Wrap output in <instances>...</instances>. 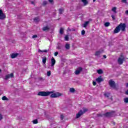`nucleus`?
I'll use <instances>...</instances> for the list:
<instances>
[{"label":"nucleus","instance_id":"23","mask_svg":"<svg viewBox=\"0 0 128 128\" xmlns=\"http://www.w3.org/2000/svg\"><path fill=\"white\" fill-rule=\"evenodd\" d=\"M10 78V75L7 74L5 76V78H4V80H8Z\"/></svg>","mask_w":128,"mask_h":128},{"label":"nucleus","instance_id":"19","mask_svg":"<svg viewBox=\"0 0 128 128\" xmlns=\"http://www.w3.org/2000/svg\"><path fill=\"white\" fill-rule=\"evenodd\" d=\"M97 72L99 74H104V72L102 71V69L98 70Z\"/></svg>","mask_w":128,"mask_h":128},{"label":"nucleus","instance_id":"49","mask_svg":"<svg viewBox=\"0 0 128 128\" xmlns=\"http://www.w3.org/2000/svg\"><path fill=\"white\" fill-rule=\"evenodd\" d=\"M38 52H42V50H40V49L38 50Z\"/></svg>","mask_w":128,"mask_h":128},{"label":"nucleus","instance_id":"38","mask_svg":"<svg viewBox=\"0 0 128 128\" xmlns=\"http://www.w3.org/2000/svg\"><path fill=\"white\" fill-rule=\"evenodd\" d=\"M8 76H9V78H14V74L13 73L9 74Z\"/></svg>","mask_w":128,"mask_h":128},{"label":"nucleus","instance_id":"9","mask_svg":"<svg viewBox=\"0 0 128 128\" xmlns=\"http://www.w3.org/2000/svg\"><path fill=\"white\" fill-rule=\"evenodd\" d=\"M120 26H118L114 30V34H118V32H120Z\"/></svg>","mask_w":128,"mask_h":128},{"label":"nucleus","instance_id":"25","mask_svg":"<svg viewBox=\"0 0 128 128\" xmlns=\"http://www.w3.org/2000/svg\"><path fill=\"white\" fill-rule=\"evenodd\" d=\"M70 92H76V90H74V88H70Z\"/></svg>","mask_w":128,"mask_h":128},{"label":"nucleus","instance_id":"56","mask_svg":"<svg viewBox=\"0 0 128 128\" xmlns=\"http://www.w3.org/2000/svg\"><path fill=\"white\" fill-rule=\"evenodd\" d=\"M103 57L104 58H106V56L104 55Z\"/></svg>","mask_w":128,"mask_h":128},{"label":"nucleus","instance_id":"59","mask_svg":"<svg viewBox=\"0 0 128 128\" xmlns=\"http://www.w3.org/2000/svg\"><path fill=\"white\" fill-rule=\"evenodd\" d=\"M96 0H93V2H96Z\"/></svg>","mask_w":128,"mask_h":128},{"label":"nucleus","instance_id":"50","mask_svg":"<svg viewBox=\"0 0 128 128\" xmlns=\"http://www.w3.org/2000/svg\"><path fill=\"white\" fill-rule=\"evenodd\" d=\"M42 52H48V50H42Z\"/></svg>","mask_w":128,"mask_h":128},{"label":"nucleus","instance_id":"13","mask_svg":"<svg viewBox=\"0 0 128 128\" xmlns=\"http://www.w3.org/2000/svg\"><path fill=\"white\" fill-rule=\"evenodd\" d=\"M56 64V60L54 58H52L51 59V66H54Z\"/></svg>","mask_w":128,"mask_h":128},{"label":"nucleus","instance_id":"27","mask_svg":"<svg viewBox=\"0 0 128 128\" xmlns=\"http://www.w3.org/2000/svg\"><path fill=\"white\" fill-rule=\"evenodd\" d=\"M60 34H64V28H60Z\"/></svg>","mask_w":128,"mask_h":128},{"label":"nucleus","instance_id":"2","mask_svg":"<svg viewBox=\"0 0 128 128\" xmlns=\"http://www.w3.org/2000/svg\"><path fill=\"white\" fill-rule=\"evenodd\" d=\"M104 116L106 118H110L112 116H114V112L112 111L111 112H107L106 114H103Z\"/></svg>","mask_w":128,"mask_h":128},{"label":"nucleus","instance_id":"15","mask_svg":"<svg viewBox=\"0 0 128 128\" xmlns=\"http://www.w3.org/2000/svg\"><path fill=\"white\" fill-rule=\"evenodd\" d=\"M56 48L58 50H62L64 46L60 44H58Z\"/></svg>","mask_w":128,"mask_h":128},{"label":"nucleus","instance_id":"20","mask_svg":"<svg viewBox=\"0 0 128 128\" xmlns=\"http://www.w3.org/2000/svg\"><path fill=\"white\" fill-rule=\"evenodd\" d=\"M112 12H113L114 14H116L118 12H116V7H114L112 10Z\"/></svg>","mask_w":128,"mask_h":128},{"label":"nucleus","instance_id":"47","mask_svg":"<svg viewBox=\"0 0 128 128\" xmlns=\"http://www.w3.org/2000/svg\"><path fill=\"white\" fill-rule=\"evenodd\" d=\"M2 116L0 114V120H2Z\"/></svg>","mask_w":128,"mask_h":128},{"label":"nucleus","instance_id":"8","mask_svg":"<svg viewBox=\"0 0 128 128\" xmlns=\"http://www.w3.org/2000/svg\"><path fill=\"white\" fill-rule=\"evenodd\" d=\"M84 114V112H82V110H80V112L76 114V118H80L81 116Z\"/></svg>","mask_w":128,"mask_h":128},{"label":"nucleus","instance_id":"31","mask_svg":"<svg viewBox=\"0 0 128 128\" xmlns=\"http://www.w3.org/2000/svg\"><path fill=\"white\" fill-rule=\"evenodd\" d=\"M50 74H52V72L50 70L47 72L48 76H50Z\"/></svg>","mask_w":128,"mask_h":128},{"label":"nucleus","instance_id":"33","mask_svg":"<svg viewBox=\"0 0 128 128\" xmlns=\"http://www.w3.org/2000/svg\"><path fill=\"white\" fill-rule=\"evenodd\" d=\"M104 96H106V98H108V96H110V94L109 93H106L104 94Z\"/></svg>","mask_w":128,"mask_h":128},{"label":"nucleus","instance_id":"55","mask_svg":"<svg viewBox=\"0 0 128 128\" xmlns=\"http://www.w3.org/2000/svg\"><path fill=\"white\" fill-rule=\"evenodd\" d=\"M92 18H90L88 22H92Z\"/></svg>","mask_w":128,"mask_h":128},{"label":"nucleus","instance_id":"40","mask_svg":"<svg viewBox=\"0 0 128 128\" xmlns=\"http://www.w3.org/2000/svg\"><path fill=\"white\" fill-rule=\"evenodd\" d=\"M39 80H40V82H44V79L42 78H39Z\"/></svg>","mask_w":128,"mask_h":128},{"label":"nucleus","instance_id":"34","mask_svg":"<svg viewBox=\"0 0 128 128\" xmlns=\"http://www.w3.org/2000/svg\"><path fill=\"white\" fill-rule=\"evenodd\" d=\"M82 110H83V111H82L83 114H84V112H88L87 108H83Z\"/></svg>","mask_w":128,"mask_h":128},{"label":"nucleus","instance_id":"58","mask_svg":"<svg viewBox=\"0 0 128 128\" xmlns=\"http://www.w3.org/2000/svg\"><path fill=\"white\" fill-rule=\"evenodd\" d=\"M98 116H102V115L100 114V115Z\"/></svg>","mask_w":128,"mask_h":128},{"label":"nucleus","instance_id":"17","mask_svg":"<svg viewBox=\"0 0 128 128\" xmlns=\"http://www.w3.org/2000/svg\"><path fill=\"white\" fill-rule=\"evenodd\" d=\"M88 24H90V21L86 22L84 24V28H86V26H88Z\"/></svg>","mask_w":128,"mask_h":128},{"label":"nucleus","instance_id":"52","mask_svg":"<svg viewBox=\"0 0 128 128\" xmlns=\"http://www.w3.org/2000/svg\"><path fill=\"white\" fill-rule=\"evenodd\" d=\"M31 4H34V1H32Z\"/></svg>","mask_w":128,"mask_h":128},{"label":"nucleus","instance_id":"45","mask_svg":"<svg viewBox=\"0 0 128 128\" xmlns=\"http://www.w3.org/2000/svg\"><path fill=\"white\" fill-rule=\"evenodd\" d=\"M92 84H93V85H94V86H96V82H94V81H93Z\"/></svg>","mask_w":128,"mask_h":128},{"label":"nucleus","instance_id":"12","mask_svg":"<svg viewBox=\"0 0 128 128\" xmlns=\"http://www.w3.org/2000/svg\"><path fill=\"white\" fill-rule=\"evenodd\" d=\"M101 78H102V76H100V77L96 78V82H98V83L102 82H104V79Z\"/></svg>","mask_w":128,"mask_h":128},{"label":"nucleus","instance_id":"30","mask_svg":"<svg viewBox=\"0 0 128 128\" xmlns=\"http://www.w3.org/2000/svg\"><path fill=\"white\" fill-rule=\"evenodd\" d=\"M32 122H33V124H38V121L37 119H36L32 121Z\"/></svg>","mask_w":128,"mask_h":128},{"label":"nucleus","instance_id":"53","mask_svg":"<svg viewBox=\"0 0 128 128\" xmlns=\"http://www.w3.org/2000/svg\"><path fill=\"white\" fill-rule=\"evenodd\" d=\"M71 30H72V32H76V29L72 28Z\"/></svg>","mask_w":128,"mask_h":128},{"label":"nucleus","instance_id":"4","mask_svg":"<svg viewBox=\"0 0 128 128\" xmlns=\"http://www.w3.org/2000/svg\"><path fill=\"white\" fill-rule=\"evenodd\" d=\"M118 26H120V28L122 32H124V30H126V24L120 23Z\"/></svg>","mask_w":128,"mask_h":128},{"label":"nucleus","instance_id":"43","mask_svg":"<svg viewBox=\"0 0 128 128\" xmlns=\"http://www.w3.org/2000/svg\"><path fill=\"white\" fill-rule=\"evenodd\" d=\"M32 38H38V35L34 34V35L32 36Z\"/></svg>","mask_w":128,"mask_h":128},{"label":"nucleus","instance_id":"5","mask_svg":"<svg viewBox=\"0 0 128 128\" xmlns=\"http://www.w3.org/2000/svg\"><path fill=\"white\" fill-rule=\"evenodd\" d=\"M6 16V14L2 12V10H0V20H4Z\"/></svg>","mask_w":128,"mask_h":128},{"label":"nucleus","instance_id":"62","mask_svg":"<svg viewBox=\"0 0 128 128\" xmlns=\"http://www.w3.org/2000/svg\"><path fill=\"white\" fill-rule=\"evenodd\" d=\"M60 52H62V50H60Z\"/></svg>","mask_w":128,"mask_h":128},{"label":"nucleus","instance_id":"35","mask_svg":"<svg viewBox=\"0 0 128 128\" xmlns=\"http://www.w3.org/2000/svg\"><path fill=\"white\" fill-rule=\"evenodd\" d=\"M81 34L82 36H84V34H86V31H84V30H82Z\"/></svg>","mask_w":128,"mask_h":128},{"label":"nucleus","instance_id":"14","mask_svg":"<svg viewBox=\"0 0 128 128\" xmlns=\"http://www.w3.org/2000/svg\"><path fill=\"white\" fill-rule=\"evenodd\" d=\"M18 56V53H13L11 54V58H16Z\"/></svg>","mask_w":128,"mask_h":128},{"label":"nucleus","instance_id":"39","mask_svg":"<svg viewBox=\"0 0 128 128\" xmlns=\"http://www.w3.org/2000/svg\"><path fill=\"white\" fill-rule=\"evenodd\" d=\"M65 38V40H68V35H66V36H65L64 37Z\"/></svg>","mask_w":128,"mask_h":128},{"label":"nucleus","instance_id":"24","mask_svg":"<svg viewBox=\"0 0 128 128\" xmlns=\"http://www.w3.org/2000/svg\"><path fill=\"white\" fill-rule=\"evenodd\" d=\"M70 48V44H66L65 45V48H66V50H68Z\"/></svg>","mask_w":128,"mask_h":128},{"label":"nucleus","instance_id":"29","mask_svg":"<svg viewBox=\"0 0 128 128\" xmlns=\"http://www.w3.org/2000/svg\"><path fill=\"white\" fill-rule=\"evenodd\" d=\"M124 102L126 104H128V98H124Z\"/></svg>","mask_w":128,"mask_h":128},{"label":"nucleus","instance_id":"3","mask_svg":"<svg viewBox=\"0 0 128 128\" xmlns=\"http://www.w3.org/2000/svg\"><path fill=\"white\" fill-rule=\"evenodd\" d=\"M108 84L110 88H116V82H114V81L111 80H109Z\"/></svg>","mask_w":128,"mask_h":128},{"label":"nucleus","instance_id":"61","mask_svg":"<svg viewBox=\"0 0 128 128\" xmlns=\"http://www.w3.org/2000/svg\"><path fill=\"white\" fill-rule=\"evenodd\" d=\"M114 124H115V122H114Z\"/></svg>","mask_w":128,"mask_h":128},{"label":"nucleus","instance_id":"54","mask_svg":"<svg viewBox=\"0 0 128 128\" xmlns=\"http://www.w3.org/2000/svg\"><path fill=\"white\" fill-rule=\"evenodd\" d=\"M126 14H128V10L126 11Z\"/></svg>","mask_w":128,"mask_h":128},{"label":"nucleus","instance_id":"18","mask_svg":"<svg viewBox=\"0 0 128 128\" xmlns=\"http://www.w3.org/2000/svg\"><path fill=\"white\" fill-rule=\"evenodd\" d=\"M64 8H60L58 10L59 14H62V12H64Z\"/></svg>","mask_w":128,"mask_h":128},{"label":"nucleus","instance_id":"60","mask_svg":"<svg viewBox=\"0 0 128 128\" xmlns=\"http://www.w3.org/2000/svg\"><path fill=\"white\" fill-rule=\"evenodd\" d=\"M0 72H2V70L0 69Z\"/></svg>","mask_w":128,"mask_h":128},{"label":"nucleus","instance_id":"42","mask_svg":"<svg viewBox=\"0 0 128 128\" xmlns=\"http://www.w3.org/2000/svg\"><path fill=\"white\" fill-rule=\"evenodd\" d=\"M58 54V52H54V55L55 56H57Z\"/></svg>","mask_w":128,"mask_h":128},{"label":"nucleus","instance_id":"11","mask_svg":"<svg viewBox=\"0 0 128 128\" xmlns=\"http://www.w3.org/2000/svg\"><path fill=\"white\" fill-rule=\"evenodd\" d=\"M50 30V28L48 26H44L42 28V30H43V32H48Z\"/></svg>","mask_w":128,"mask_h":128},{"label":"nucleus","instance_id":"16","mask_svg":"<svg viewBox=\"0 0 128 128\" xmlns=\"http://www.w3.org/2000/svg\"><path fill=\"white\" fill-rule=\"evenodd\" d=\"M34 20L35 22H40V18L38 17L34 18Z\"/></svg>","mask_w":128,"mask_h":128},{"label":"nucleus","instance_id":"22","mask_svg":"<svg viewBox=\"0 0 128 128\" xmlns=\"http://www.w3.org/2000/svg\"><path fill=\"white\" fill-rule=\"evenodd\" d=\"M42 62L43 64H46V57H43Z\"/></svg>","mask_w":128,"mask_h":128},{"label":"nucleus","instance_id":"57","mask_svg":"<svg viewBox=\"0 0 128 128\" xmlns=\"http://www.w3.org/2000/svg\"><path fill=\"white\" fill-rule=\"evenodd\" d=\"M126 88H128V82L126 84Z\"/></svg>","mask_w":128,"mask_h":128},{"label":"nucleus","instance_id":"28","mask_svg":"<svg viewBox=\"0 0 128 128\" xmlns=\"http://www.w3.org/2000/svg\"><path fill=\"white\" fill-rule=\"evenodd\" d=\"M83 4L84 6H86L87 4H88V0H86L83 2Z\"/></svg>","mask_w":128,"mask_h":128},{"label":"nucleus","instance_id":"44","mask_svg":"<svg viewBox=\"0 0 128 128\" xmlns=\"http://www.w3.org/2000/svg\"><path fill=\"white\" fill-rule=\"evenodd\" d=\"M122 2H124V4H127L128 2H126V0H122Z\"/></svg>","mask_w":128,"mask_h":128},{"label":"nucleus","instance_id":"32","mask_svg":"<svg viewBox=\"0 0 128 128\" xmlns=\"http://www.w3.org/2000/svg\"><path fill=\"white\" fill-rule=\"evenodd\" d=\"M104 26H106V27L109 26H110V22H106L104 24Z\"/></svg>","mask_w":128,"mask_h":128},{"label":"nucleus","instance_id":"1","mask_svg":"<svg viewBox=\"0 0 128 128\" xmlns=\"http://www.w3.org/2000/svg\"><path fill=\"white\" fill-rule=\"evenodd\" d=\"M50 94H52V92L42 91L38 92V96H48Z\"/></svg>","mask_w":128,"mask_h":128},{"label":"nucleus","instance_id":"7","mask_svg":"<svg viewBox=\"0 0 128 128\" xmlns=\"http://www.w3.org/2000/svg\"><path fill=\"white\" fill-rule=\"evenodd\" d=\"M62 96V94H60V93L58 92L56 94L54 93L52 94L50 96V97L54 98H58V96Z\"/></svg>","mask_w":128,"mask_h":128},{"label":"nucleus","instance_id":"10","mask_svg":"<svg viewBox=\"0 0 128 128\" xmlns=\"http://www.w3.org/2000/svg\"><path fill=\"white\" fill-rule=\"evenodd\" d=\"M124 58H119L118 60V64H124Z\"/></svg>","mask_w":128,"mask_h":128},{"label":"nucleus","instance_id":"37","mask_svg":"<svg viewBox=\"0 0 128 128\" xmlns=\"http://www.w3.org/2000/svg\"><path fill=\"white\" fill-rule=\"evenodd\" d=\"M112 19L113 20H116V16L114 14H112L111 16Z\"/></svg>","mask_w":128,"mask_h":128},{"label":"nucleus","instance_id":"51","mask_svg":"<svg viewBox=\"0 0 128 128\" xmlns=\"http://www.w3.org/2000/svg\"><path fill=\"white\" fill-rule=\"evenodd\" d=\"M68 30H69V32H72V29L70 28H68Z\"/></svg>","mask_w":128,"mask_h":128},{"label":"nucleus","instance_id":"41","mask_svg":"<svg viewBox=\"0 0 128 128\" xmlns=\"http://www.w3.org/2000/svg\"><path fill=\"white\" fill-rule=\"evenodd\" d=\"M49 2L51 3L52 4H54V0H48Z\"/></svg>","mask_w":128,"mask_h":128},{"label":"nucleus","instance_id":"6","mask_svg":"<svg viewBox=\"0 0 128 128\" xmlns=\"http://www.w3.org/2000/svg\"><path fill=\"white\" fill-rule=\"evenodd\" d=\"M81 72H82V67H78L74 72L75 74H80Z\"/></svg>","mask_w":128,"mask_h":128},{"label":"nucleus","instance_id":"36","mask_svg":"<svg viewBox=\"0 0 128 128\" xmlns=\"http://www.w3.org/2000/svg\"><path fill=\"white\" fill-rule=\"evenodd\" d=\"M42 4H43V6H46V4H48V2L44 1Z\"/></svg>","mask_w":128,"mask_h":128},{"label":"nucleus","instance_id":"21","mask_svg":"<svg viewBox=\"0 0 128 128\" xmlns=\"http://www.w3.org/2000/svg\"><path fill=\"white\" fill-rule=\"evenodd\" d=\"M100 54H102V52L101 51H100V50L97 51L95 53V56H100Z\"/></svg>","mask_w":128,"mask_h":128},{"label":"nucleus","instance_id":"26","mask_svg":"<svg viewBox=\"0 0 128 128\" xmlns=\"http://www.w3.org/2000/svg\"><path fill=\"white\" fill-rule=\"evenodd\" d=\"M2 100H8V98H6V96H4L2 97Z\"/></svg>","mask_w":128,"mask_h":128},{"label":"nucleus","instance_id":"46","mask_svg":"<svg viewBox=\"0 0 128 128\" xmlns=\"http://www.w3.org/2000/svg\"><path fill=\"white\" fill-rule=\"evenodd\" d=\"M64 115H60V119L64 120Z\"/></svg>","mask_w":128,"mask_h":128},{"label":"nucleus","instance_id":"48","mask_svg":"<svg viewBox=\"0 0 128 128\" xmlns=\"http://www.w3.org/2000/svg\"><path fill=\"white\" fill-rule=\"evenodd\" d=\"M125 94H127V96H128V90L126 91Z\"/></svg>","mask_w":128,"mask_h":128}]
</instances>
